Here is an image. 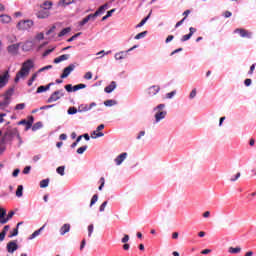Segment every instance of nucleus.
Masks as SVG:
<instances>
[{"label": "nucleus", "instance_id": "f257e3e1", "mask_svg": "<svg viewBox=\"0 0 256 256\" xmlns=\"http://www.w3.org/2000/svg\"><path fill=\"white\" fill-rule=\"evenodd\" d=\"M33 69V61L27 60L22 64V67L19 72H17L16 77L14 79L15 83H19L20 79H23V77H27L29 75V72Z\"/></svg>", "mask_w": 256, "mask_h": 256}, {"label": "nucleus", "instance_id": "f03ea898", "mask_svg": "<svg viewBox=\"0 0 256 256\" xmlns=\"http://www.w3.org/2000/svg\"><path fill=\"white\" fill-rule=\"evenodd\" d=\"M164 109H165V104H159L156 108H154V111H157L155 114L156 123H159V121L167 117V111H163Z\"/></svg>", "mask_w": 256, "mask_h": 256}, {"label": "nucleus", "instance_id": "7ed1b4c3", "mask_svg": "<svg viewBox=\"0 0 256 256\" xmlns=\"http://www.w3.org/2000/svg\"><path fill=\"white\" fill-rule=\"evenodd\" d=\"M35 25V22L33 20H21L17 23L16 28L18 31H29L31 27Z\"/></svg>", "mask_w": 256, "mask_h": 256}, {"label": "nucleus", "instance_id": "20e7f679", "mask_svg": "<svg viewBox=\"0 0 256 256\" xmlns=\"http://www.w3.org/2000/svg\"><path fill=\"white\" fill-rule=\"evenodd\" d=\"M62 97H65V91L63 89L54 91L47 100V103H55Z\"/></svg>", "mask_w": 256, "mask_h": 256}, {"label": "nucleus", "instance_id": "39448f33", "mask_svg": "<svg viewBox=\"0 0 256 256\" xmlns=\"http://www.w3.org/2000/svg\"><path fill=\"white\" fill-rule=\"evenodd\" d=\"M234 33H239L240 37H243L244 39H251V37H253V33L243 28H237L234 30Z\"/></svg>", "mask_w": 256, "mask_h": 256}, {"label": "nucleus", "instance_id": "423d86ee", "mask_svg": "<svg viewBox=\"0 0 256 256\" xmlns=\"http://www.w3.org/2000/svg\"><path fill=\"white\" fill-rule=\"evenodd\" d=\"M33 121H35V118L29 116L28 120L23 119L18 122V125H26L25 131H29V129L33 127Z\"/></svg>", "mask_w": 256, "mask_h": 256}, {"label": "nucleus", "instance_id": "0eeeda50", "mask_svg": "<svg viewBox=\"0 0 256 256\" xmlns=\"http://www.w3.org/2000/svg\"><path fill=\"white\" fill-rule=\"evenodd\" d=\"M139 46L137 45H134L132 48L128 49L126 52H118L115 54V59L116 61H121V59H126L127 57V54L130 52V51H133V49H137Z\"/></svg>", "mask_w": 256, "mask_h": 256}, {"label": "nucleus", "instance_id": "6e6552de", "mask_svg": "<svg viewBox=\"0 0 256 256\" xmlns=\"http://www.w3.org/2000/svg\"><path fill=\"white\" fill-rule=\"evenodd\" d=\"M72 71H75V64H70L68 67L64 68L63 73L60 76L61 79H67Z\"/></svg>", "mask_w": 256, "mask_h": 256}, {"label": "nucleus", "instance_id": "1a4fd4ad", "mask_svg": "<svg viewBox=\"0 0 256 256\" xmlns=\"http://www.w3.org/2000/svg\"><path fill=\"white\" fill-rule=\"evenodd\" d=\"M7 83H9V71H6L4 74L0 75V89H3Z\"/></svg>", "mask_w": 256, "mask_h": 256}, {"label": "nucleus", "instance_id": "9d476101", "mask_svg": "<svg viewBox=\"0 0 256 256\" xmlns=\"http://www.w3.org/2000/svg\"><path fill=\"white\" fill-rule=\"evenodd\" d=\"M11 95H13V90H8L4 95V102L0 103V109H3V107H7V105H9V99H11Z\"/></svg>", "mask_w": 256, "mask_h": 256}, {"label": "nucleus", "instance_id": "9b49d317", "mask_svg": "<svg viewBox=\"0 0 256 256\" xmlns=\"http://www.w3.org/2000/svg\"><path fill=\"white\" fill-rule=\"evenodd\" d=\"M19 249V246L17 245V242L15 241H10L7 244V251L8 253H15Z\"/></svg>", "mask_w": 256, "mask_h": 256}, {"label": "nucleus", "instance_id": "f8f14e48", "mask_svg": "<svg viewBox=\"0 0 256 256\" xmlns=\"http://www.w3.org/2000/svg\"><path fill=\"white\" fill-rule=\"evenodd\" d=\"M50 15L51 13L49 12V10H45L43 8L36 13V17L38 19H47V17H49Z\"/></svg>", "mask_w": 256, "mask_h": 256}, {"label": "nucleus", "instance_id": "ddd939ff", "mask_svg": "<svg viewBox=\"0 0 256 256\" xmlns=\"http://www.w3.org/2000/svg\"><path fill=\"white\" fill-rule=\"evenodd\" d=\"M19 47H20V44H12L8 46L7 51L11 55H17L19 53Z\"/></svg>", "mask_w": 256, "mask_h": 256}, {"label": "nucleus", "instance_id": "4468645a", "mask_svg": "<svg viewBox=\"0 0 256 256\" xmlns=\"http://www.w3.org/2000/svg\"><path fill=\"white\" fill-rule=\"evenodd\" d=\"M159 91H161V87H159V85L151 86L148 89V95H150V97H154V95H157V93H159Z\"/></svg>", "mask_w": 256, "mask_h": 256}, {"label": "nucleus", "instance_id": "2eb2a0df", "mask_svg": "<svg viewBox=\"0 0 256 256\" xmlns=\"http://www.w3.org/2000/svg\"><path fill=\"white\" fill-rule=\"evenodd\" d=\"M53 85H55V83L50 82L48 85L46 86H39L36 90V93H45V91H49V89H51V87H53Z\"/></svg>", "mask_w": 256, "mask_h": 256}, {"label": "nucleus", "instance_id": "dca6fc26", "mask_svg": "<svg viewBox=\"0 0 256 256\" xmlns=\"http://www.w3.org/2000/svg\"><path fill=\"white\" fill-rule=\"evenodd\" d=\"M117 89V83L115 81H112L110 85L106 86L104 91L105 93H113Z\"/></svg>", "mask_w": 256, "mask_h": 256}, {"label": "nucleus", "instance_id": "f3484780", "mask_svg": "<svg viewBox=\"0 0 256 256\" xmlns=\"http://www.w3.org/2000/svg\"><path fill=\"white\" fill-rule=\"evenodd\" d=\"M125 159H127V152H124L116 157L115 159L116 165H121V163H123Z\"/></svg>", "mask_w": 256, "mask_h": 256}, {"label": "nucleus", "instance_id": "a211bd4d", "mask_svg": "<svg viewBox=\"0 0 256 256\" xmlns=\"http://www.w3.org/2000/svg\"><path fill=\"white\" fill-rule=\"evenodd\" d=\"M71 231V224H64L60 228V235H65L66 233H69Z\"/></svg>", "mask_w": 256, "mask_h": 256}, {"label": "nucleus", "instance_id": "6ab92c4d", "mask_svg": "<svg viewBox=\"0 0 256 256\" xmlns=\"http://www.w3.org/2000/svg\"><path fill=\"white\" fill-rule=\"evenodd\" d=\"M69 57H70L69 54L61 55V56L54 59V63L58 64V63H61L62 61H67V59H69Z\"/></svg>", "mask_w": 256, "mask_h": 256}, {"label": "nucleus", "instance_id": "aec40b11", "mask_svg": "<svg viewBox=\"0 0 256 256\" xmlns=\"http://www.w3.org/2000/svg\"><path fill=\"white\" fill-rule=\"evenodd\" d=\"M23 51H31L33 49V42L32 41H27L24 43L22 46Z\"/></svg>", "mask_w": 256, "mask_h": 256}, {"label": "nucleus", "instance_id": "412c9836", "mask_svg": "<svg viewBox=\"0 0 256 256\" xmlns=\"http://www.w3.org/2000/svg\"><path fill=\"white\" fill-rule=\"evenodd\" d=\"M0 21H1V23H4V24L11 23V16H9L7 14H2L0 16Z\"/></svg>", "mask_w": 256, "mask_h": 256}, {"label": "nucleus", "instance_id": "4be33fe9", "mask_svg": "<svg viewBox=\"0 0 256 256\" xmlns=\"http://www.w3.org/2000/svg\"><path fill=\"white\" fill-rule=\"evenodd\" d=\"M51 7H53V2H52V1H49V0L45 1V2L42 4V6H41V8L44 9V10H46V11H49V9H51Z\"/></svg>", "mask_w": 256, "mask_h": 256}, {"label": "nucleus", "instance_id": "5701e85b", "mask_svg": "<svg viewBox=\"0 0 256 256\" xmlns=\"http://www.w3.org/2000/svg\"><path fill=\"white\" fill-rule=\"evenodd\" d=\"M23 225V222H19L17 224V227L12 231V233H10L9 237H17L19 235V226Z\"/></svg>", "mask_w": 256, "mask_h": 256}, {"label": "nucleus", "instance_id": "b1692460", "mask_svg": "<svg viewBox=\"0 0 256 256\" xmlns=\"http://www.w3.org/2000/svg\"><path fill=\"white\" fill-rule=\"evenodd\" d=\"M108 7H109L108 4H104L100 6L99 9L95 12L96 16L99 17V15H101V13H104L105 9H107Z\"/></svg>", "mask_w": 256, "mask_h": 256}, {"label": "nucleus", "instance_id": "393cba45", "mask_svg": "<svg viewBox=\"0 0 256 256\" xmlns=\"http://www.w3.org/2000/svg\"><path fill=\"white\" fill-rule=\"evenodd\" d=\"M228 253H231L232 255H236L237 253H241V247H229Z\"/></svg>", "mask_w": 256, "mask_h": 256}, {"label": "nucleus", "instance_id": "a878e982", "mask_svg": "<svg viewBox=\"0 0 256 256\" xmlns=\"http://www.w3.org/2000/svg\"><path fill=\"white\" fill-rule=\"evenodd\" d=\"M45 229V225H43L40 229L36 230L30 237L29 239H35V237L39 236L41 231Z\"/></svg>", "mask_w": 256, "mask_h": 256}, {"label": "nucleus", "instance_id": "bb28decb", "mask_svg": "<svg viewBox=\"0 0 256 256\" xmlns=\"http://www.w3.org/2000/svg\"><path fill=\"white\" fill-rule=\"evenodd\" d=\"M72 3H75V0H61L59 5H62V7H67V5H72Z\"/></svg>", "mask_w": 256, "mask_h": 256}, {"label": "nucleus", "instance_id": "cd10ccee", "mask_svg": "<svg viewBox=\"0 0 256 256\" xmlns=\"http://www.w3.org/2000/svg\"><path fill=\"white\" fill-rule=\"evenodd\" d=\"M150 17H151V13H149V14L147 15V17H145L144 19H142L141 22H140L138 25H136V27H137V28L143 27V25H145V24L147 23V21H149V18H150Z\"/></svg>", "mask_w": 256, "mask_h": 256}, {"label": "nucleus", "instance_id": "c85d7f7f", "mask_svg": "<svg viewBox=\"0 0 256 256\" xmlns=\"http://www.w3.org/2000/svg\"><path fill=\"white\" fill-rule=\"evenodd\" d=\"M67 33H71V28H69V27L64 28V29L58 34V37H65V35H67Z\"/></svg>", "mask_w": 256, "mask_h": 256}, {"label": "nucleus", "instance_id": "c756f323", "mask_svg": "<svg viewBox=\"0 0 256 256\" xmlns=\"http://www.w3.org/2000/svg\"><path fill=\"white\" fill-rule=\"evenodd\" d=\"M16 197H23V185H19L16 190Z\"/></svg>", "mask_w": 256, "mask_h": 256}, {"label": "nucleus", "instance_id": "7c9ffc66", "mask_svg": "<svg viewBox=\"0 0 256 256\" xmlns=\"http://www.w3.org/2000/svg\"><path fill=\"white\" fill-rule=\"evenodd\" d=\"M41 189H45V187H49V178L44 179L40 182Z\"/></svg>", "mask_w": 256, "mask_h": 256}, {"label": "nucleus", "instance_id": "2f4dec72", "mask_svg": "<svg viewBox=\"0 0 256 256\" xmlns=\"http://www.w3.org/2000/svg\"><path fill=\"white\" fill-rule=\"evenodd\" d=\"M104 105H105L106 107H113V105H117V102H116L115 100H106V101L104 102Z\"/></svg>", "mask_w": 256, "mask_h": 256}, {"label": "nucleus", "instance_id": "473e14b6", "mask_svg": "<svg viewBox=\"0 0 256 256\" xmlns=\"http://www.w3.org/2000/svg\"><path fill=\"white\" fill-rule=\"evenodd\" d=\"M87 149H88V146H87V145L78 148V149H77L78 155H83V154L87 151Z\"/></svg>", "mask_w": 256, "mask_h": 256}, {"label": "nucleus", "instance_id": "72a5a7b5", "mask_svg": "<svg viewBox=\"0 0 256 256\" xmlns=\"http://www.w3.org/2000/svg\"><path fill=\"white\" fill-rule=\"evenodd\" d=\"M85 87H87V85H85V84H77V85L73 86V92L79 91L80 89H85Z\"/></svg>", "mask_w": 256, "mask_h": 256}, {"label": "nucleus", "instance_id": "f704fd0d", "mask_svg": "<svg viewBox=\"0 0 256 256\" xmlns=\"http://www.w3.org/2000/svg\"><path fill=\"white\" fill-rule=\"evenodd\" d=\"M103 135H105V134H103V132L97 133V130H96V131H93V133L91 134V137H92V139H97V137H103Z\"/></svg>", "mask_w": 256, "mask_h": 256}, {"label": "nucleus", "instance_id": "c9c22d12", "mask_svg": "<svg viewBox=\"0 0 256 256\" xmlns=\"http://www.w3.org/2000/svg\"><path fill=\"white\" fill-rule=\"evenodd\" d=\"M41 127H43V123L41 122H37L32 126V131H37L39 129H41Z\"/></svg>", "mask_w": 256, "mask_h": 256}, {"label": "nucleus", "instance_id": "e433bc0d", "mask_svg": "<svg viewBox=\"0 0 256 256\" xmlns=\"http://www.w3.org/2000/svg\"><path fill=\"white\" fill-rule=\"evenodd\" d=\"M56 172L58 173V175H61L63 177V175H65V166H60L56 169Z\"/></svg>", "mask_w": 256, "mask_h": 256}, {"label": "nucleus", "instance_id": "4c0bfd02", "mask_svg": "<svg viewBox=\"0 0 256 256\" xmlns=\"http://www.w3.org/2000/svg\"><path fill=\"white\" fill-rule=\"evenodd\" d=\"M99 196L97 194L93 195L91 202H90V207H93L95 205L96 201H98Z\"/></svg>", "mask_w": 256, "mask_h": 256}, {"label": "nucleus", "instance_id": "58836bf2", "mask_svg": "<svg viewBox=\"0 0 256 256\" xmlns=\"http://www.w3.org/2000/svg\"><path fill=\"white\" fill-rule=\"evenodd\" d=\"M145 35H147V31L138 33V34L134 37V39H137V40L143 39V37H145Z\"/></svg>", "mask_w": 256, "mask_h": 256}, {"label": "nucleus", "instance_id": "ea45409f", "mask_svg": "<svg viewBox=\"0 0 256 256\" xmlns=\"http://www.w3.org/2000/svg\"><path fill=\"white\" fill-rule=\"evenodd\" d=\"M25 109V103H20L15 106L16 111H23Z\"/></svg>", "mask_w": 256, "mask_h": 256}, {"label": "nucleus", "instance_id": "a19ab883", "mask_svg": "<svg viewBox=\"0 0 256 256\" xmlns=\"http://www.w3.org/2000/svg\"><path fill=\"white\" fill-rule=\"evenodd\" d=\"M49 69H53V65H48V66H44V67L40 68L38 70V73H43V71H47Z\"/></svg>", "mask_w": 256, "mask_h": 256}, {"label": "nucleus", "instance_id": "79ce46f5", "mask_svg": "<svg viewBox=\"0 0 256 256\" xmlns=\"http://www.w3.org/2000/svg\"><path fill=\"white\" fill-rule=\"evenodd\" d=\"M191 34H186V35H184V36H182V38H181V41H182V43H185V41H189V39H191Z\"/></svg>", "mask_w": 256, "mask_h": 256}, {"label": "nucleus", "instance_id": "37998d69", "mask_svg": "<svg viewBox=\"0 0 256 256\" xmlns=\"http://www.w3.org/2000/svg\"><path fill=\"white\" fill-rule=\"evenodd\" d=\"M64 89H65L68 93H72V91H73V85L67 84V85L64 86Z\"/></svg>", "mask_w": 256, "mask_h": 256}, {"label": "nucleus", "instance_id": "c03bdc74", "mask_svg": "<svg viewBox=\"0 0 256 256\" xmlns=\"http://www.w3.org/2000/svg\"><path fill=\"white\" fill-rule=\"evenodd\" d=\"M75 113H77V108L75 107H70L68 109V115H75Z\"/></svg>", "mask_w": 256, "mask_h": 256}, {"label": "nucleus", "instance_id": "a18cd8bd", "mask_svg": "<svg viewBox=\"0 0 256 256\" xmlns=\"http://www.w3.org/2000/svg\"><path fill=\"white\" fill-rule=\"evenodd\" d=\"M100 183L101 185L99 186V191H102L103 190V187H105V178L104 177H101L100 178Z\"/></svg>", "mask_w": 256, "mask_h": 256}, {"label": "nucleus", "instance_id": "49530a36", "mask_svg": "<svg viewBox=\"0 0 256 256\" xmlns=\"http://www.w3.org/2000/svg\"><path fill=\"white\" fill-rule=\"evenodd\" d=\"M93 230H94V226L93 224H90L88 226V237H91V235H93Z\"/></svg>", "mask_w": 256, "mask_h": 256}, {"label": "nucleus", "instance_id": "de8ad7c7", "mask_svg": "<svg viewBox=\"0 0 256 256\" xmlns=\"http://www.w3.org/2000/svg\"><path fill=\"white\" fill-rule=\"evenodd\" d=\"M84 79H87V81L93 79V73L87 72V73L84 75Z\"/></svg>", "mask_w": 256, "mask_h": 256}, {"label": "nucleus", "instance_id": "09e8293b", "mask_svg": "<svg viewBox=\"0 0 256 256\" xmlns=\"http://www.w3.org/2000/svg\"><path fill=\"white\" fill-rule=\"evenodd\" d=\"M79 35H81V33H77L75 35H73L72 37H70L67 42L71 43V41H75V39H77V37H79Z\"/></svg>", "mask_w": 256, "mask_h": 256}, {"label": "nucleus", "instance_id": "8fccbe9b", "mask_svg": "<svg viewBox=\"0 0 256 256\" xmlns=\"http://www.w3.org/2000/svg\"><path fill=\"white\" fill-rule=\"evenodd\" d=\"M197 97V89H193L190 93V99H195Z\"/></svg>", "mask_w": 256, "mask_h": 256}, {"label": "nucleus", "instance_id": "3c124183", "mask_svg": "<svg viewBox=\"0 0 256 256\" xmlns=\"http://www.w3.org/2000/svg\"><path fill=\"white\" fill-rule=\"evenodd\" d=\"M97 17V15L94 14H89L88 16H86V18H88V21H95V18Z\"/></svg>", "mask_w": 256, "mask_h": 256}, {"label": "nucleus", "instance_id": "603ef678", "mask_svg": "<svg viewBox=\"0 0 256 256\" xmlns=\"http://www.w3.org/2000/svg\"><path fill=\"white\" fill-rule=\"evenodd\" d=\"M55 51V48L48 49L43 53V57H47L50 53H53Z\"/></svg>", "mask_w": 256, "mask_h": 256}, {"label": "nucleus", "instance_id": "864d4df0", "mask_svg": "<svg viewBox=\"0 0 256 256\" xmlns=\"http://www.w3.org/2000/svg\"><path fill=\"white\" fill-rule=\"evenodd\" d=\"M175 91L169 92L166 94V99H173L175 97Z\"/></svg>", "mask_w": 256, "mask_h": 256}, {"label": "nucleus", "instance_id": "5fc2aeb1", "mask_svg": "<svg viewBox=\"0 0 256 256\" xmlns=\"http://www.w3.org/2000/svg\"><path fill=\"white\" fill-rule=\"evenodd\" d=\"M30 172H31V166H26V167L23 169L24 175H29Z\"/></svg>", "mask_w": 256, "mask_h": 256}, {"label": "nucleus", "instance_id": "6e6d98bb", "mask_svg": "<svg viewBox=\"0 0 256 256\" xmlns=\"http://www.w3.org/2000/svg\"><path fill=\"white\" fill-rule=\"evenodd\" d=\"M86 23H89L87 16L82 21H80L79 25L83 27V25H86Z\"/></svg>", "mask_w": 256, "mask_h": 256}, {"label": "nucleus", "instance_id": "4d7b16f0", "mask_svg": "<svg viewBox=\"0 0 256 256\" xmlns=\"http://www.w3.org/2000/svg\"><path fill=\"white\" fill-rule=\"evenodd\" d=\"M107 207V201H104L100 206V212L105 211V208Z\"/></svg>", "mask_w": 256, "mask_h": 256}, {"label": "nucleus", "instance_id": "13d9d810", "mask_svg": "<svg viewBox=\"0 0 256 256\" xmlns=\"http://www.w3.org/2000/svg\"><path fill=\"white\" fill-rule=\"evenodd\" d=\"M8 221H9V219H7V217L5 218V216L0 218L1 225H5V223H7Z\"/></svg>", "mask_w": 256, "mask_h": 256}, {"label": "nucleus", "instance_id": "bf43d9fd", "mask_svg": "<svg viewBox=\"0 0 256 256\" xmlns=\"http://www.w3.org/2000/svg\"><path fill=\"white\" fill-rule=\"evenodd\" d=\"M251 83H252V80L250 78H247L245 81H244V84L246 87H249L251 86Z\"/></svg>", "mask_w": 256, "mask_h": 256}, {"label": "nucleus", "instance_id": "052dcab7", "mask_svg": "<svg viewBox=\"0 0 256 256\" xmlns=\"http://www.w3.org/2000/svg\"><path fill=\"white\" fill-rule=\"evenodd\" d=\"M4 215H7V211L4 208H0V219L1 217H3Z\"/></svg>", "mask_w": 256, "mask_h": 256}, {"label": "nucleus", "instance_id": "680f3d73", "mask_svg": "<svg viewBox=\"0 0 256 256\" xmlns=\"http://www.w3.org/2000/svg\"><path fill=\"white\" fill-rule=\"evenodd\" d=\"M121 241L122 243H127L129 241V235L125 234Z\"/></svg>", "mask_w": 256, "mask_h": 256}, {"label": "nucleus", "instance_id": "e2e57ef3", "mask_svg": "<svg viewBox=\"0 0 256 256\" xmlns=\"http://www.w3.org/2000/svg\"><path fill=\"white\" fill-rule=\"evenodd\" d=\"M253 71H255V64H252V65L250 66V70H249L248 74H249V75H253Z\"/></svg>", "mask_w": 256, "mask_h": 256}, {"label": "nucleus", "instance_id": "0e129e2a", "mask_svg": "<svg viewBox=\"0 0 256 256\" xmlns=\"http://www.w3.org/2000/svg\"><path fill=\"white\" fill-rule=\"evenodd\" d=\"M21 170H19V168L15 169L12 173L13 177H18L19 173Z\"/></svg>", "mask_w": 256, "mask_h": 256}, {"label": "nucleus", "instance_id": "69168bd1", "mask_svg": "<svg viewBox=\"0 0 256 256\" xmlns=\"http://www.w3.org/2000/svg\"><path fill=\"white\" fill-rule=\"evenodd\" d=\"M56 27L52 26L47 32L46 35H51V33H53V31H55Z\"/></svg>", "mask_w": 256, "mask_h": 256}, {"label": "nucleus", "instance_id": "338daca9", "mask_svg": "<svg viewBox=\"0 0 256 256\" xmlns=\"http://www.w3.org/2000/svg\"><path fill=\"white\" fill-rule=\"evenodd\" d=\"M185 23V18H183L182 20H180L179 22L176 23L175 28L177 29V27H181V24Z\"/></svg>", "mask_w": 256, "mask_h": 256}, {"label": "nucleus", "instance_id": "774afa93", "mask_svg": "<svg viewBox=\"0 0 256 256\" xmlns=\"http://www.w3.org/2000/svg\"><path fill=\"white\" fill-rule=\"evenodd\" d=\"M174 39V36L173 35H169L167 38H166V43H171V40Z\"/></svg>", "mask_w": 256, "mask_h": 256}]
</instances>
